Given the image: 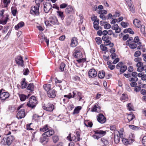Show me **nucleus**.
Here are the masks:
<instances>
[{"label":"nucleus","mask_w":146,"mask_h":146,"mask_svg":"<svg viewBox=\"0 0 146 146\" xmlns=\"http://www.w3.org/2000/svg\"><path fill=\"white\" fill-rule=\"evenodd\" d=\"M135 117L134 115L131 113L130 114H128L127 119H128V121H132Z\"/></svg>","instance_id":"obj_33"},{"label":"nucleus","mask_w":146,"mask_h":146,"mask_svg":"<svg viewBox=\"0 0 146 146\" xmlns=\"http://www.w3.org/2000/svg\"><path fill=\"white\" fill-rule=\"evenodd\" d=\"M123 143L125 145H127L130 144L132 143L134 141V140L132 139H127L125 138L122 139V140Z\"/></svg>","instance_id":"obj_16"},{"label":"nucleus","mask_w":146,"mask_h":146,"mask_svg":"<svg viewBox=\"0 0 146 146\" xmlns=\"http://www.w3.org/2000/svg\"><path fill=\"white\" fill-rule=\"evenodd\" d=\"M72 21V16H70L68 17L66 19V23L67 25H70Z\"/></svg>","instance_id":"obj_26"},{"label":"nucleus","mask_w":146,"mask_h":146,"mask_svg":"<svg viewBox=\"0 0 146 146\" xmlns=\"http://www.w3.org/2000/svg\"><path fill=\"white\" fill-rule=\"evenodd\" d=\"M74 50L75 52L73 54L74 57L77 58H81L82 56V54L80 50L76 48Z\"/></svg>","instance_id":"obj_13"},{"label":"nucleus","mask_w":146,"mask_h":146,"mask_svg":"<svg viewBox=\"0 0 146 146\" xmlns=\"http://www.w3.org/2000/svg\"><path fill=\"white\" fill-rule=\"evenodd\" d=\"M127 107L129 111L133 110V107L131 103H129L127 104Z\"/></svg>","instance_id":"obj_41"},{"label":"nucleus","mask_w":146,"mask_h":146,"mask_svg":"<svg viewBox=\"0 0 146 146\" xmlns=\"http://www.w3.org/2000/svg\"><path fill=\"white\" fill-rule=\"evenodd\" d=\"M36 133V132H34L32 134V141H36L37 140V138H36L35 137V134Z\"/></svg>","instance_id":"obj_51"},{"label":"nucleus","mask_w":146,"mask_h":146,"mask_svg":"<svg viewBox=\"0 0 146 146\" xmlns=\"http://www.w3.org/2000/svg\"><path fill=\"white\" fill-rule=\"evenodd\" d=\"M105 76V72L103 70L100 71L98 73V76L100 78H103Z\"/></svg>","instance_id":"obj_25"},{"label":"nucleus","mask_w":146,"mask_h":146,"mask_svg":"<svg viewBox=\"0 0 146 146\" xmlns=\"http://www.w3.org/2000/svg\"><path fill=\"white\" fill-rule=\"evenodd\" d=\"M34 85L33 83L29 84L28 86L27 89L28 90L31 91H33L34 90Z\"/></svg>","instance_id":"obj_29"},{"label":"nucleus","mask_w":146,"mask_h":146,"mask_svg":"<svg viewBox=\"0 0 146 146\" xmlns=\"http://www.w3.org/2000/svg\"><path fill=\"white\" fill-rule=\"evenodd\" d=\"M81 109V107L80 106H78L74 109V111L73 113V114L78 113L80 111Z\"/></svg>","instance_id":"obj_30"},{"label":"nucleus","mask_w":146,"mask_h":146,"mask_svg":"<svg viewBox=\"0 0 146 146\" xmlns=\"http://www.w3.org/2000/svg\"><path fill=\"white\" fill-rule=\"evenodd\" d=\"M42 137L40 138V141L41 143H42L44 142L47 143L48 141V139L47 137H46L45 135H43Z\"/></svg>","instance_id":"obj_31"},{"label":"nucleus","mask_w":146,"mask_h":146,"mask_svg":"<svg viewBox=\"0 0 146 146\" xmlns=\"http://www.w3.org/2000/svg\"><path fill=\"white\" fill-rule=\"evenodd\" d=\"M101 140L104 146H106L109 144V142L107 140L104 138H101Z\"/></svg>","instance_id":"obj_36"},{"label":"nucleus","mask_w":146,"mask_h":146,"mask_svg":"<svg viewBox=\"0 0 146 146\" xmlns=\"http://www.w3.org/2000/svg\"><path fill=\"white\" fill-rule=\"evenodd\" d=\"M19 97H20V100L22 101H24L27 98H28L30 96V94H28V96L25 95L24 94H19Z\"/></svg>","instance_id":"obj_22"},{"label":"nucleus","mask_w":146,"mask_h":146,"mask_svg":"<svg viewBox=\"0 0 146 146\" xmlns=\"http://www.w3.org/2000/svg\"><path fill=\"white\" fill-rule=\"evenodd\" d=\"M54 133V131L53 130H49L47 131L44 133L42 135H45L46 137H50Z\"/></svg>","instance_id":"obj_18"},{"label":"nucleus","mask_w":146,"mask_h":146,"mask_svg":"<svg viewBox=\"0 0 146 146\" xmlns=\"http://www.w3.org/2000/svg\"><path fill=\"white\" fill-rule=\"evenodd\" d=\"M3 2L4 4V7H7L9 4L11 2V0H3Z\"/></svg>","instance_id":"obj_37"},{"label":"nucleus","mask_w":146,"mask_h":146,"mask_svg":"<svg viewBox=\"0 0 146 146\" xmlns=\"http://www.w3.org/2000/svg\"><path fill=\"white\" fill-rule=\"evenodd\" d=\"M97 117L98 121L101 123H104L106 121V117L102 113L99 114Z\"/></svg>","instance_id":"obj_7"},{"label":"nucleus","mask_w":146,"mask_h":146,"mask_svg":"<svg viewBox=\"0 0 146 146\" xmlns=\"http://www.w3.org/2000/svg\"><path fill=\"white\" fill-rule=\"evenodd\" d=\"M142 60V58L141 57H137L134 59V61L135 62H139Z\"/></svg>","instance_id":"obj_58"},{"label":"nucleus","mask_w":146,"mask_h":146,"mask_svg":"<svg viewBox=\"0 0 146 146\" xmlns=\"http://www.w3.org/2000/svg\"><path fill=\"white\" fill-rule=\"evenodd\" d=\"M142 144L144 146H146V136H144L142 139Z\"/></svg>","instance_id":"obj_52"},{"label":"nucleus","mask_w":146,"mask_h":146,"mask_svg":"<svg viewBox=\"0 0 146 146\" xmlns=\"http://www.w3.org/2000/svg\"><path fill=\"white\" fill-rule=\"evenodd\" d=\"M37 104V101L36 98L35 96H32L30 100L28 102L27 106L29 107L33 108L35 107Z\"/></svg>","instance_id":"obj_2"},{"label":"nucleus","mask_w":146,"mask_h":146,"mask_svg":"<svg viewBox=\"0 0 146 146\" xmlns=\"http://www.w3.org/2000/svg\"><path fill=\"white\" fill-rule=\"evenodd\" d=\"M49 23L53 25H58L59 22L55 17H51L49 19Z\"/></svg>","instance_id":"obj_11"},{"label":"nucleus","mask_w":146,"mask_h":146,"mask_svg":"<svg viewBox=\"0 0 146 146\" xmlns=\"http://www.w3.org/2000/svg\"><path fill=\"white\" fill-rule=\"evenodd\" d=\"M44 5V11L46 13H47L52 8V6L50 3L47 2H46Z\"/></svg>","instance_id":"obj_8"},{"label":"nucleus","mask_w":146,"mask_h":146,"mask_svg":"<svg viewBox=\"0 0 146 146\" xmlns=\"http://www.w3.org/2000/svg\"><path fill=\"white\" fill-rule=\"evenodd\" d=\"M49 129L48 128V126L47 125H45L42 128H40V131H41L44 132L46 131L47 130H48Z\"/></svg>","instance_id":"obj_46"},{"label":"nucleus","mask_w":146,"mask_h":146,"mask_svg":"<svg viewBox=\"0 0 146 146\" xmlns=\"http://www.w3.org/2000/svg\"><path fill=\"white\" fill-rule=\"evenodd\" d=\"M141 52L139 51H136L134 54V56L135 57H138L141 54Z\"/></svg>","instance_id":"obj_48"},{"label":"nucleus","mask_w":146,"mask_h":146,"mask_svg":"<svg viewBox=\"0 0 146 146\" xmlns=\"http://www.w3.org/2000/svg\"><path fill=\"white\" fill-rule=\"evenodd\" d=\"M15 60L17 64L22 67L24 66V61L23 60V58L22 56H17L15 58Z\"/></svg>","instance_id":"obj_5"},{"label":"nucleus","mask_w":146,"mask_h":146,"mask_svg":"<svg viewBox=\"0 0 146 146\" xmlns=\"http://www.w3.org/2000/svg\"><path fill=\"white\" fill-rule=\"evenodd\" d=\"M53 141L54 143H56L59 140V138L57 136H54L52 137Z\"/></svg>","instance_id":"obj_49"},{"label":"nucleus","mask_w":146,"mask_h":146,"mask_svg":"<svg viewBox=\"0 0 146 146\" xmlns=\"http://www.w3.org/2000/svg\"><path fill=\"white\" fill-rule=\"evenodd\" d=\"M77 44V41L75 37H73L71 40L70 45L72 47L76 46Z\"/></svg>","instance_id":"obj_19"},{"label":"nucleus","mask_w":146,"mask_h":146,"mask_svg":"<svg viewBox=\"0 0 146 146\" xmlns=\"http://www.w3.org/2000/svg\"><path fill=\"white\" fill-rule=\"evenodd\" d=\"M44 90L46 91H49L51 90V86L50 84H44L43 86Z\"/></svg>","instance_id":"obj_23"},{"label":"nucleus","mask_w":146,"mask_h":146,"mask_svg":"<svg viewBox=\"0 0 146 146\" xmlns=\"http://www.w3.org/2000/svg\"><path fill=\"white\" fill-rule=\"evenodd\" d=\"M121 98L123 100H127L128 99V96L127 94H123Z\"/></svg>","instance_id":"obj_50"},{"label":"nucleus","mask_w":146,"mask_h":146,"mask_svg":"<svg viewBox=\"0 0 146 146\" xmlns=\"http://www.w3.org/2000/svg\"><path fill=\"white\" fill-rule=\"evenodd\" d=\"M130 85L132 87H134L137 86V84L136 82H132L130 83Z\"/></svg>","instance_id":"obj_63"},{"label":"nucleus","mask_w":146,"mask_h":146,"mask_svg":"<svg viewBox=\"0 0 146 146\" xmlns=\"http://www.w3.org/2000/svg\"><path fill=\"white\" fill-rule=\"evenodd\" d=\"M25 79L24 78L23 80L22 81L21 83V88H26L27 85V83L25 81Z\"/></svg>","instance_id":"obj_39"},{"label":"nucleus","mask_w":146,"mask_h":146,"mask_svg":"<svg viewBox=\"0 0 146 146\" xmlns=\"http://www.w3.org/2000/svg\"><path fill=\"white\" fill-rule=\"evenodd\" d=\"M14 139L13 136L12 135H10L7 137L6 139V142L7 145H10L12 143Z\"/></svg>","instance_id":"obj_17"},{"label":"nucleus","mask_w":146,"mask_h":146,"mask_svg":"<svg viewBox=\"0 0 146 146\" xmlns=\"http://www.w3.org/2000/svg\"><path fill=\"white\" fill-rule=\"evenodd\" d=\"M121 25L124 28H126L127 27V23L124 22L123 21L121 22Z\"/></svg>","instance_id":"obj_61"},{"label":"nucleus","mask_w":146,"mask_h":146,"mask_svg":"<svg viewBox=\"0 0 146 146\" xmlns=\"http://www.w3.org/2000/svg\"><path fill=\"white\" fill-rule=\"evenodd\" d=\"M84 124L85 125L86 127H92L93 125V123L92 122H84Z\"/></svg>","instance_id":"obj_47"},{"label":"nucleus","mask_w":146,"mask_h":146,"mask_svg":"<svg viewBox=\"0 0 146 146\" xmlns=\"http://www.w3.org/2000/svg\"><path fill=\"white\" fill-rule=\"evenodd\" d=\"M110 129L111 131H114V134H115L116 133H119V131L116 130V128L115 125L111 126Z\"/></svg>","instance_id":"obj_38"},{"label":"nucleus","mask_w":146,"mask_h":146,"mask_svg":"<svg viewBox=\"0 0 146 146\" xmlns=\"http://www.w3.org/2000/svg\"><path fill=\"white\" fill-rule=\"evenodd\" d=\"M1 17V18L0 20V24L5 25L6 24L8 20L9 19V16L7 15H4Z\"/></svg>","instance_id":"obj_12"},{"label":"nucleus","mask_w":146,"mask_h":146,"mask_svg":"<svg viewBox=\"0 0 146 146\" xmlns=\"http://www.w3.org/2000/svg\"><path fill=\"white\" fill-rule=\"evenodd\" d=\"M42 108L44 110L50 112L52 111L54 109V106L52 104L49 103L45 106H43Z\"/></svg>","instance_id":"obj_6"},{"label":"nucleus","mask_w":146,"mask_h":146,"mask_svg":"<svg viewBox=\"0 0 146 146\" xmlns=\"http://www.w3.org/2000/svg\"><path fill=\"white\" fill-rule=\"evenodd\" d=\"M145 26L144 25H142L141 26V31L143 34H144L145 32Z\"/></svg>","instance_id":"obj_57"},{"label":"nucleus","mask_w":146,"mask_h":146,"mask_svg":"<svg viewBox=\"0 0 146 146\" xmlns=\"http://www.w3.org/2000/svg\"><path fill=\"white\" fill-rule=\"evenodd\" d=\"M9 94L7 92H0V98L2 100H5L9 97Z\"/></svg>","instance_id":"obj_15"},{"label":"nucleus","mask_w":146,"mask_h":146,"mask_svg":"<svg viewBox=\"0 0 146 146\" xmlns=\"http://www.w3.org/2000/svg\"><path fill=\"white\" fill-rule=\"evenodd\" d=\"M139 38L138 36H136L134 39V42L135 43H138L139 41Z\"/></svg>","instance_id":"obj_64"},{"label":"nucleus","mask_w":146,"mask_h":146,"mask_svg":"<svg viewBox=\"0 0 146 146\" xmlns=\"http://www.w3.org/2000/svg\"><path fill=\"white\" fill-rule=\"evenodd\" d=\"M137 70L139 72H141L143 70H146V66L145 65L143 66H142V67L140 68H137Z\"/></svg>","instance_id":"obj_42"},{"label":"nucleus","mask_w":146,"mask_h":146,"mask_svg":"<svg viewBox=\"0 0 146 146\" xmlns=\"http://www.w3.org/2000/svg\"><path fill=\"white\" fill-rule=\"evenodd\" d=\"M120 137L117 134H114V141L116 143H118L120 141Z\"/></svg>","instance_id":"obj_32"},{"label":"nucleus","mask_w":146,"mask_h":146,"mask_svg":"<svg viewBox=\"0 0 146 146\" xmlns=\"http://www.w3.org/2000/svg\"><path fill=\"white\" fill-rule=\"evenodd\" d=\"M97 75V72L94 69H91L88 73V75L90 78L95 77Z\"/></svg>","instance_id":"obj_14"},{"label":"nucleus","mask_w":146,"mask_h":146,"mask_svg":"<svg viewBox=\"0 0 146 146\" xmlns=\"http://www.w3.org/2000/svg\"><path fill=\"white\" fill-rule=\"evenodd\" d=\"M23 74L25 75H27L28 74L29 72V69L27 68H26L25 71H24Z\"/></svg>","instance_id":"obj_62"},{"label":"nucleus","mask_w":146,"mask_h":146,"mask_svg":"<svg viewBox=\"0 0 146 146\" xmlns=\"http://www.w3.org/2000/svg\"><path fill=\"white\" fill-rule=\"evenodd\" d=\"M65 66V64L64 63L62 62L61 63L59 68V69L61 71L63 72L64 71Z\"/></svg>","instance_id":"obj_44"},{"label":"nucleus","mask_w":146,"mask_h":146,"mask_svg":"<svg viewBox=\"0 0 146 146\" xmlns=\"http://www.w3.org/2000/svg\"><path fill=\"white\" fill-rule=\"evenodd\" d=\"M48 96L49 98H54L56 96L55 92H47Z\"/></svg>","instance_id":"obj_24"},{"label":"nucleus","mask_w":146,"mask_h":146,"mask_svg":"<svg viewBox=\"0 0 146 146\" xmlns=\"http://www.w3.org/2000/svg\"><path fill=\"white\" fill-rule=\"evenodd\" d=\"M127 67L125 65L123 66L120 68V72L122 74L124 73L127 70Z\"/></svg>","instance_id":"obj_35"},{"label":"nucleus","mask_w":146,"mask_h":146,"mask_svg":"<svg viewBox=\"0 0 146 146\" xmlns=\"http://www.w3.org/2000/svg\"><path fill=\"white\" fill-rule=\"evenodd\" d=\"M110 38V37L108 36H103L102 37V39L105 42L107 40H109Z\"/></svg>","instance_id":"obj_53"},{"label":"nucleus","mask_w":146,"mask_h":146,"mask_svg":"<svg viewBox=\"0 0 146 146\" xmlns=\"http://www.w3.org/2000/svg\"><path fill=\"white\" fill-rule=\"evenodd\" d=\"M133 24L137 28L140 27L141 26L140 21L137 19H135L133 21Z\"/></svg>","instance_id":"obj_20"},{"label":"nucleus","mask_w":146,"mask_h":146,"mask_svg":"<svg viewBox=\"0 0 146 146\" xmlns=\"http://www.w3.org/2000/svg\"><path fill=\"white\" fill-rule=\"evenodd\" d=\"M111 27V25L110 24H107L104 25V28L105 29H108Z\"/></svg>","instance_id":"obj_60"},{"label":"nucleus","mask_w":146,"mask_h":146,"mask_svg":"<svg viewBox=\"0 0 146 146\" xmlns=\"http://www.w3.org/2000/svg\"><path fill=\"white\" fill-rule=\"evenodd\" d=\"M25 25L24 23L22 21L20 22L17 25H16L15 28L16 30H18L20 28H21Z\"/></svg>","instance_id":"obj_21"},{"label":"nucleus","mask_w":146,"mask_h":146,"mask_svg":"<svg viewBox=\"0 0 146 146\" xmlns=\"http://www.w3.org/2000/svg\"><path fill=\"white\" fill-rule=\"evenodd\" d=\"M95 40L97 43L98 44H101L102 40L101 38H100L99 37H96L95 38Z\"/></svg>","instance_id":"obj_45"},{"label":"nucleus","mask_w":146,"mask_h":146,"mask_svg":"<svg viewBox=\"0 0 146 146\" xmlns=\"http://www.w3.org/2000/svg\"><path fill=\"white\" fill-rule=\"evenodd\" d=\"M94 25H98L99 23V20L97 18V17L94 16Z\"/></svg>","instance_id":"obj_43"},{"label":"nucleus","mask_w":146,"mask_h":146,"mask_svg":"<svg viewBox=\"0 0 146 146\" xmlns=\"http://www.w3.org/2000/svg\"><path fill=\"white\" fill-rule=\"evenodd\" d=\"M43 1V0H35L36 5L32 6L30 10L31 14H34L36 15H38L39 14V8L40 3Z\"/></svg>","instance_id":"obj_1"},{"label":"nucleus","mask_w":146,"mask_h":146,"mask_svg":"<svg viewBox=\"0 0 146 146\" xmlns=\"http://www.w3.org/2000/svg\"><path fill=\"white\" fill-rule=\"evenodd\" d=\"M137 46V45L136 44L133 43L129 45V47L131 48L134 49L136 48Z\"/></svg>","instance_id":"obj_54"},{"label":"nucleus","mask_w":146,"mask_h":146,"mask_svg":"<svg viewBox=\"0 0 146 146\" xmlns=\"http://www.w3.org/2000/svg\"><path fill=\"white\" fill-rule=\"evenodd\" d=\"M143 65V63L141 61L138 62L136 65L137 67L138 68H140L141 66H142Z\"/></svg>","instance_id":"obj_59"},{"label":"nucleus","mask_w":146,"mask_h":146,"mask_svg":"<svg viewBox=\"0 0 146 146\" xmlns=\"http://www.w3.org/2000/svg\"><path fill=\"white\" fill-rule=\"evenodd\" d=\"M100 47L101 49L103 51L107 50V48L103 44H102L100 45Z\"/></svg>","instance_id":"obj_56"},{"label":"nucleus","mask_w":146,"mask_h":146,"mask_svg":"<svg viewBox=\"0 0 146 146\" xmlns=\"http://www.w3.org/2000/svg\"><path fill=\"white\" fill-rule=\"evenodd\" d=\"M25 110L22 109L18 112L16 115V117L19 119L24 118L25 116Z\"/></svg>","instance_id":"obj_9"},{"label":"nucleus","mask_w":146,"mask_h":146,"mask_svg":"<svg viewBox=\"0 0 146 146\" xmlns=\"http://www.w3.org/2000/svg\"><path fill=\"white\" fill-rule=\"evenodd\" d=\"M74 12V9L70 5L68 6L66 9L65 13L67 14H73Z\"/></svg>","instance_id":"obj_10"},{"label":"nucleus","mask_w":146,"mask_h":146,"mask_svg":"<svg viewBox=\"0 0 146 146\" xmlns=\"http://www.w3.org/2000/svg\"><path fill=\"white\" fill-rule=\"evenodd\" d=\"M57 13L58 16L62 20H63L64 19V16L63 12L61 11H57Z\"/></svg>","instance_id":"obj_28"},{"label":"nucleus","mask_w":146,"mask_h":146,"mask_svg":"<svg viewBox=\"0 0 146 146\" xmlns=\"http://www.w3.org/2000/svg\"><path fill=\"white\" fill-rule=\"evenodd\" d=\"M95 133L97 134L98 135H93L92 137L95 139H98L104 135L106 133V132L102 130H96L94 131Z\"/></svg>","instance_id":"obj_3"},{"label":"nucleus","mask_w":146,"mask_h":146,"mask_svg":"<svg viewBox=\"0 0 146 146\" xmlns=\"http://www.w3.org/2000/svg\"><path fill=\"white\" fill-rule=\"evenodd\" d=\"M80 132L79 131H77L76 132V137L74 136V139L73 137H72V139L71 138V133H70L68 136L67 137V138L68 140L70 141L72 140L75 141H79L80 140Z\"/></svg>","instance_id":"obj_4"},{"label":"nucleus","mask_w":146,"mask_h":146,"mask_svg":"<svg viewBox=\"0 0 146 146\" xmlns=\"http://www.w3.org/2000/svg\"><path fill=\"white\" fill-rule=\"evenodd\" d=\"M129 82H136L138 80V78L136 77H131L129 78Z\"/></svg>","instance_id":"obj_40"},{"label":"nucleus","mask_w":146,"mask_h":146,"mask_svg":"<svg viewBox=\"0 0 146 146\" xmlns=\"http://www.w3.org/2000/svg\"><path fill=\"white\" fill-rule=\"evenodd\" d=\"M104 44L106 46L109 45L110 47H111L113 46V44L111 42L110 40H109L104 42Z\"/></svg>","instance_id":"obj_34"},{"label":"nucleus","mask_w":146,"mask_h":146,"mask_svg":"<svg viewBox=\"0 0 146 146\" xmlns=\"http://www.w3.org/2000/svg\"><path fill=\"white\" fill-rule=\"evenodd\" d=\"M123 66V63L122 62H119L117 64L116 68L117 69H120Z\"/></svg>","instance_id":"obj_55"},{"label":"nucleus","mask_w":146,"mask_h":146,"mask_svg":"<svg viewBox=\"0 0 146 146\" xmlns=\"http://www.w3.org/2000/svg\"><path fill=\"white\" fill-rule=\"evenodd\" d=\"M45 37L44 35L43 34H40L38 36V38L39 39V41L41 42H42L44 40Z\"/></svg>","instance_id":"obj_27"}]
</instances>
